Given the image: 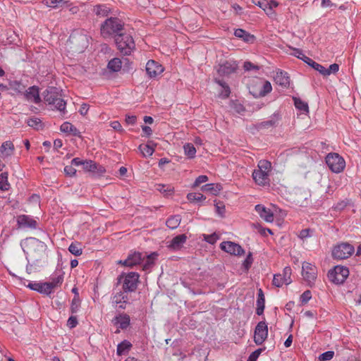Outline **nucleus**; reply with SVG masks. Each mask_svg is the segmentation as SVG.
Wrapping results in <instances>:
<instances>
[{"label": "nucleus", "instance_id": "32", "mask_svg": "<svg viewBox=\"0 0 361 361\" xmlns=\"http://www.w3.org/2000/svg\"><path fill=\"white\" fill-rule=\"evenodd\" d=\"M131 346L132 345L128 341L124 340L117 345V354L118 355H122L128 353Z\"/></svg>", "mask_w": 361, "mask_h": 361}, {"label": "nucleus", "instance_id": "58", "mask_svg": "<svg viewBox=\"0 0 361 361\" xmlns=\"http://www.w3.org/2000/svg\"><path fill=\"white\" fill-rule=\"evenodd\" d=\"M207 180H208V177L207 176H204V175L200 176L196 178V180L193 184V187H197L201 183H205Z\"/></svg>", "mask_w": 361, "mask_h": 361}, {"label": "nucleus", "instance_id": "5", "mask_svg": "<svg viewBox=\"0 0 361 361\" xmlns=\"http://www.w3.org/2000/svg\"><path fill=\"white\" fill-rule=\"evenodd\" d=\"M326 163L329 169L336 173L342 172L345 167L344 159L337 153H329L326 157Z\"/></svg>", "mask_w": 361, "mask_h": 361}, {"label": "nucleus", "instance_id": "9", "mask_svg": "<svg viewBox=\"0 0 361 361\" xmlns=\"http://www.w3.org/2000/svg\"><path fill=\"white\" fill-rule=\"evenodd\" d=\"M355 249L349 243H341L334 247L332 255L334 258L343 259H347L354 252Z\"/></svg>", "mask_w": 361, "mask_h": 361}, {"label": "nucleus", "instance_id": "57", "mask_svg": "<svg viewBox=\"0 0 361 361\" xmlns=\"http://www.w3.org/2000/svg\"><path fill=\"white\" fill-rule=\"evenodd\" d=\"M262 352V349L259 348L256 350H255L253 353L250 354V355L248 357V361H256L260 354Z\"/></svg>", "mask_w": 361, "mask_h": 361}, {"label": "nucleus", "instance_id": "33", "mask_svg": "<svg viewBox=\"0 0 361 361\" xmlns=\"http://www.w3.org/2000/svg\"><path fill=\"white\" fill-rule=\"evenodd\" d=\"M181 221V218L179 215H174L170 216L166 222V226L171 229L176 228Z\"/></svg>", "mask_w": 361, "mask_h": 361}, {"label": "nucleus", "instance_id": "26", "mask_svg": "<svg viewBox=\"0 0 361 361\" xmlns=\"http://www.w3.org/2000/svg\"><path fill=\"white\" fill-rule=\"evenodd\" d=\"M30 289L39 292V293L49 295V293L47 290L48 285L45 282H31L27 286Z\"/></svg>", "mask_w": 361, "mask_h": 361}, {"label": "nucleus", "instance_id": "22", "mask_svg": "<svg viewBox=\"0 0 361 361\" xmlns=\"http://www.w3.org/2000/svg\"><path fill=\"white\" fill-rule=\"evenodd\" d=\"M274 81L279 85L283 87H287L289 85L290 80L287 73L278 70L274 76Z\"/></svg>", "mask_w": 361, "mask_h": 361}, {"label": "nucleus", "instance_id": "55", "mask_svg": "<svg viewBox=\"0 0 361 361\" xmlns=\"http://www.w3.org/2000/svg\"><path fill=\"white\" fill-rule=\"evenodd\" d=\"M312 298V293L310 290L305 291L300 296L302 303H307Z\"/></svg>", "mask_w": 361, "mask_h": 361}, {"label": "nucleus", "instance_id": "23", "mask_svg": "<svg viewBox=\"0 0 361 361\" xmlns=\"http://www.w3.org/2000/svg\"><path fill=\"white\" fill-rule=\"evenodd\" d=\"M43 4L47 7L54 9L71 6V2L68 0H44Z\"/></svg>", "mask_w": 361, "mask_h": 361}, {"label": "nucleus", "instance_id": "48", "mask_svg": "<svg viewBox=\"0 0 361 361\" xmlns=\"http://www.w3.org/2000/svg\"><path fill=\"white\" fill-rule=\"evenodd\" d=\"M281 274H282L283 279H284L285 282H286L288 284H290L292 282V280H291L292 270L290 267H286L283 269V273Z\"/></svg>", "mask_w": 361, "mask_h": 361}, {"label": "nucleus", "instance_id": "36", "mask_svg": "<svg viewBox=\"0 0 361 361\" xmlns=\"http://www.w3.org/2000/svg\"><path fill=\"white\" fill-rule=\"evenodd\" d=\"M57 98V95L56 94L54 90L52 88L47 90L44 92V99L49 104H52Z\"/></svg>", "mask_w": 361, "mask_h": 361}, {"label": "nucleus", "instance_id": "38", "mask_svg": "<svg viewBox=\"0 0 361 361\" xmlns=\"http://www.w3.org/2000/svg\"><path fill=\"white\" fill-rule=\"evenodd\" d=\"M185 154L190 159L194 158L196 154V149L192 143H186L183 145Z\"/></svg>", "mask_w": 361, "mask_h": 361}, {"label": "nucleus", "instance_id": "20", "mask_svg": "<svg viewBox=\"0 0 361 361\" xmlns=\"http://www.w3.org/2000/svg\"><path fill=\"white\" fill-rule=\"evenodd\" d=\"M185 234L175 236L171 241L168 242V247L173 250H180L187 240Z\"/></svg>", "mask_w": 361, "mask_h": 361}, {"label": "nucleus", "instance_id": "56", "mask_svg": "<svg viewBox=\"0 0 361 361\" xmlns=\"http://www.w3.org/2000/svg\"><path fill=\"white\" fill-rule=\"evenodd\" d=\"M64 173L66 176L73 177L76 173V169H74L72 166H66L64 168Z\"/></svg>", "mask_w": 361, "mask_h": 361}, {"label": "nucleus", "instance_id": "43", "mask_svg": "<svg viewBox=\"0 0 361 361\" xmlns=\"http://www.w3.org/2000/svg\"><path fill=\"white\" fill-rule=\"evenodd\" d=\"M202 239L209 244H214L219 238V236L216 233L212 234H202Z\"/></svg>", "mask_w": 361, "mask_h": 361}, {"label": "nucleus", "instance_id": "34", "mask_svg": "<svg viewBox=\"0 0 361 361\" xmlns=\"http://www.w3.org/2000/svg\"><path fill=\"white\" fill-rule=\"evenodd\" d=\"M156 190L168 196L173 194L174 188L171 185L157 184Z\"/></svg>", "mask_w": 361, "mask_h": 361}, {"label": "nucleus", "instance_id": "39", "mask_svg": "<svg viewBox=\"0 0 361 361\" xmlns=\"http://www.w3.org/2000/svg\"><path fill=\"white\" fill-rule=\"evenodd\" d=\"M121 61L118 58H114L109 62L108 68L112 71L117 72L121 68Z\"/></svg>", "mask_w": 361, "mask_h": 361}, {"label": "nucleus", "instance_id": "63", "mask_svg": "<svg viewBox=\"0 0 361 361\" xmlns=\"http://www.w3.org/2000/svg\"><path fill=\"white\" fill-rule=\"evenodd\" d=\"M110 126L111 128H113L116 130H118V131L123 130L122 126L118 121H113L111 123Z\"/></svg>", "mask_w": 361, "mask_h": 361}, {"label": "nucleus", "instance_id": "11", "mask_svg": "<svg viewBox=\"0 0 361 361\" xmlns=\"http://www.w3.org/2000/svg\"><path fill=\"white\" fill-rule=\"evenodd\" d=\"M255 209L259 216L268 223H272L274 220V215L280 211V209L274 206L273 209H271L262 204H257Z\"/></svg>", "mask_w": 361, "mask_h": 361}, {"label": "nucleus", "instance_id": "47", "mask_svg": "<svg viewBox=\"0 0 361 361\" xmlns=\"http://www.w3.org/2000/svg\"><path fill=\"white\" fill-rule=\"evenodd\" d=\"M273 285L276 287H281L283 285H288L285 282L281 274H275L273 279Z\"/></svg>", "mask_w": 361, "mask_h": 361}, {"label": "nucleus", "instance_id": "18", "mask_svg": "<svg viewBox=\"0 0 361 361\" xmlns=\"http://www.w3.org/2000/svg\"><path fill=\"white\" fill-rule=\"evenodd\" d=\"M146 71L149 77H156L164 71V68L159 63L150 60L146 64Z\"/></svg>", "mask_w": 361, "mask_h": 361}, {"label": "nucleus", "instance_id": "21", "mask_svg": "<svg viewBox=\"0 0 361 361\" xmlns=\"http://www.w3.org/2000/svg\"><path fill=\"white\" fill-rule=\"evenodd\" d=\"M25 97L27 101L38 104L41 99L39 97V88L36 86L30 87L25 93Z\"/></svg>", "mask_w": 361, "mask_h": 361}, {"label": "nucleus", "instance_id": "2", "mask_svg": "<svg viewBox=\"0 0 361 361\" xmlns=\"http://www.w3.org/2000/svg\"><path fill=\"white\" fill-rule=\"evenodd\" d=\"M271 169V162L267 160H260L257 169L252 173V178L255 183L259 185H265L269 182V173Z\"/></svg>", "mask_w": 361, "mask_h": 361}, {"label": "nucleus", "instance_id": "49", "mask_svg": "<svg viewBox=\"0 0 361 361\" xmlns=\"http://www.w3.org/2000/svg\"><path fill=\"white\" fill-rule=\"evenodd\" d=\"M0 189L2 190L8 189V174L6 173L0 175Z\"/></svg>", "mask_w": 361, "mask_h": 361}, {"label": "nucleus", "instance_id": "51", "mask_svg": "<svg viewBox=\"0 0 361 361\" xmlns=\"http://www.w3.org/2000/svg\"><path fill=\"white\" fill-rule=\"evenodd\" d=\"M312 68H313L314 70L318 71L320 74H322L324 76H328V73L326 72V68L322 66L321 64L314 61L312 63Z\"/></svg>", "mask_w": 361, "mask_h": 361}, {"label": "nucleus", "instance_id": "46", "mask_svg": "<svg viewBox=\"0 0 361 361\" xmlns=\"http://www.w3.org/2000/svg\"><path fill=\"white\" fill-rule=\"evenodd\" d=\"M294 102H295V106L298 109H299L305 113H308V105L306 102L302 101L300 99H296V98L294 99Z\"/></svg>", "mask_w": 361, "mask_h": 361}, {"label": "nucleus", "instance_id": "6", "mask_svg": "<svg viewBox=\"0 0 361 361\" xmlns=\"http://www.w3.org/2000/svg\"><path fill=\"white\" fill-rule=\"evenodd\" d=\"M349 275V270L347 267L343 266H336L328 273L329 280L334 283H343Z\"/></svg>", "mask_w": 361, "mask_h": 361}, {"label": "nucleus", "instance_id": "54", "mask_svg": "<svg viewBox=\"0 0 361 361\" xmlns=\"http://www.w3.org/2000/svg\"><path fill=\"white\" fill-rule=\"evenodd\" d=\"M334 351H326L322 353L319 357V361H327L330 360L334 357Z\"/></svg>", "mask_w": 361, "mask_h": 361}, {"label": "nucleus", "instance_id": "24", "mask_svg": "<svg viewBox=\"0 0 361 361\" xmlns=\"http://www.w3.org/2000/svg\"><path fill=\"white\" fill-rule=\"evenodd\" d=\"M14 149V145L12 142H4L0 148V157L3 159L11 157L13 154Z\"/></svg>", "mask_w": 361, "mask_h": 361}, {"label": "nucleus", "instance_id": "52", "mask_svg": "<svg viewBox=\"0 0 361 361\" xmlns=\"http://www.w3.org/2000/svg\"><path fill=\"white\" fill-rule=\"evenodd\" d=\"M251 1L255 6H259L264 11H266L269 5V2L268 0H251Z\"/></svg>", "mask_w": 361, "mask_h": 361}, {"label": "nucleus", "instance_id": "29", "mask_svg": "<svg viewBox=\"0 0 361 361\" xmlns=\"http://www.w3.org/2000/svg\"><path fill=\"white\" fill-rule=\"evenodd\" d=\"M221 189V185L214 183L206 184L201 188L202 191L209 192L213 195H217Z\"/></svg>", "mask_w": 361, "mask_h": 361}, {"label": "nucleus", "instance_id": "7", "mask_svg": "<svg viewBox=\"0 0 361 361\" xmlns=\"http://www.w3.org/2000/svg\"><path fill=\"white\" fill-rule=\"evenodd\" d=\"M302 275L308 286L312 287L314 285L317 277V269L314 264L304 262L302 267Z\"/></svg>", "mask_w": 361, "mask_h": 361}, {"label": "nucleus", "instance_id": "41", "mask_svg": "<svg viewBox=\"0 0 361 361\" xmlns=\"http://www.w3.org/2000/svg\"><path fill=\"white\" fill-rule=\"evenodd\" d=\"M126 296L123 293H119L114 295L113 301L114 303L121 304L119 307L125 308L124 304L126 302Z\"/></svg>", "mask_w": 361, "mask_h": 361}, {"label": "nucleus", "instance_id": "8", "mask_svg": "<svg viewBox=\"0 0 361 361\" xmlns=\"http://www.w3.org/2000/svg\"><path fill=\"white\" fill-rule=\"evenodd\" d=\"M271 85L267 80H259L255 85L250 87V92L255 97H264L271 92Z\"/></svg>", "mask_w": 361, "mask_h": 361}, {"label": "nucleus", "instance_id": "31", "mask_svg": "<svg viewBox=\"0 0 361 361\" xmlns=\"http://www.w3.org/2000/svg\"><path fill=\"white\" fill-rule=\"evenodd\" d=\"M234 35L236 37L242 39L246 42H250L254 40V36L243 29H236L234 32Z\"/></svg>", "mask_w": 361, "mask_h": 361}, {"label": "nucleus", "instance_id": "60", "mask_svg": "<svg viewBox=\"0 0 361 361\" xmlns=\"http://www.w3.org/2000/svg\"><path fill=\"white\" fill-rule=\"evenodd\" d=\"M339 66L336 63L331 64L329 68H326V72L328 73V75H331V73H336L338 71Z\"/></svg>", "mask_w": 361, "mask_h": 361}, {"label": "nucleus", "instance_id": "64", "mask_svg": "<svg viewBox=\"0 0 361 361\" xmlns=\"http://www.w3.org/2000/svg\"><path fill=\"white\" fill-rule=\"evenodd\" d=\"M309 236H310V229H303L299 233V237L302 239L306 238Z\"/></svg>", "mask_w": 361, "mask_h": 361}, {"label": "nucleus", "instance_id": "28", "mask_svg": "<svg viewBox=\"0 0 361 361\" xmlns=\"http://www.w3.org/2000/svg\"><path fill=\"white\" fill-rule=\"evenodd\" d=\"M157 254L156 252H153L146 257H142L143 266L142 269L145 271H149L152 266L154 264L155 260L157 259Z\"/></svg>", "mask_w": 361, "mask_h": 361}, {"label": "nucleus", "instance_id": "15", "mask_svg": "<svg viewBox=\"0 0 361 361\" xmlns=\"http://www.w3.org/2000/svg\"><path fill=\"white\" fill-rule=\"evenodd\" d=\"M63 279L64 274L62 271H59L54 273V274L51 277V281L49 282H45L46 285H48L47 290L49 295L55 288L61 286L63 281Z\"/></svg>", "mask_w": 361, "mask_h": 361}, {"label": "nucleus", "instance_id": "16", "mask_svg": "<svg viewBox=\"0 0 361 361\" xmlns=\"http://www.w3.org/2000/svg\"><path fill=\"white\" fill-rule=\"evenodd\" d=\"M238 68L235 61H227L219 65L217 71L221 76H226L234 73Z\"/></svg>", "mask_w": 361, "mask_h": 361}, {"label": "nucleus", "instance_id": "40", "mask_svg": "<svg viewBox=\"0 0 361 361\" xmlns=\"http://www.w3.org/2000/svg\"><path fill=\"white\" fill-rule=\"evenodd\" d=\"M216 82L222 87V90L219 95L222 98H226L229 96L231 91L229 87L222 80H216Z\"/></svg>", "mask_w": 361, "mask_h": 361}, {"label": "nucleus", "instance_id": "14", "mask_svg": "<svg viewBox=\"0 0 361 361\" xmlns=\"http://www.w3.org/2000/svg\"><path fill=\"white\" fill-rule=\"evenodd\" d=\"M82 168L84 171L92 173L94 175L101 176L105 173V169L92 160L85 159Z\"/></svg>", "mask_w": 361, "mask_h": 361}, {"label": "nucleus", "instance_id": "27", "mask_svg": "<svg viewBox=\"0 0 361 361\" xmlns=\"http://www.w3.org/2000/svg\"><path fill=\"white\" fill-rule=\"evenodd\" d=\"M113 322L118 328L124 329H126L130 324V317L127 314H119L114 318Z\"/></svg>", "mask_w": 361, "mask_h": 361}, {"label": "nucleus", "instance_id": "62", "mask_svg": "<svg viewBox=\"0 0 361 361\" xmlns=\"http://www.w3.org/2000/svg\"><path fill=\"white\" fill-rule=\"evenodd\" d=\"M294 56L300 59H303V58L305 57V54H303L302 51L299 49H293V52L292 54Z\"/></svg>", "mask_w": 361, "mask_h": 361}, {"label": "nucleus", "instance_id": "45", "mask_svg": "<svg viewBox=\"0 0 361 361\" xmlns=\"http://www.w3.org/2000/svg\"><path fill=\"white\" fill-rule=\"evenodd\" d=\"M187 198L190 202L202 201L206 199V197L201 193L190 192L187 195Z\"/></svg>", "mask_w": 361, "mask_h": 361}, {"label": "nucleus", "instance_id": "25", "mask_svg": "<svg viewBox=\"0 0 361 361\" xmlns=\"http://www.w3.org/2000/svg\"><path fill=\"white\" fill-rule=\"evenodd\" d=\"M156 144L152 141H149L146 145H140L139 150L145 157H150L153 154L155 149Z\"/></svg>", "mask_w": 361, "mask_h": 361}, {"label": "nucleus", "instance_id": "30", "mask_svg": "<svg viewBox=\"0 0 361 361\" xmlns=\"http://www.w3.org/2000/svg\"><path fill=\"white\" fill-rule=\"evenodd\" d=\"M264 302H265V299H264V295L263 291L262 290V289H259L258 290V293H257V310H256V313L258 315H261L263 314L264 310Z\"/></svg>", "mask_w": 361, "mask_h": 361}, {"label": "nucleus", "instance_id": "61", "mask_svg": "<svg viewBox=\"0 0 361 361\" xmlns=\"http://www.w3.org/2000/svg\"><path fill=\"white\" fill-rule=\"evenodd\" d=\"M137 118L134 115H126V123L128 125H135L136 123Z\"/></svg>", "mask_w": 361, "mask_h": 361}, {"label": "nucleus", "instance_id": "1", "mask_svg": "<svg viewBox=\"0 0 361 361\" xmlns=\"http://www.w3.org/2000/svg\"><path fill=\"white\" fill-rule=\"evenodd\" d=\"M20 246L26 255L28 262L38 264L47 257V245L35 238H28L21 241Z\"/></svg>", "mask_w": 361, "mask_h": 361}, {"label": "nucleus", "instance_id": "42", "mask_svg": "<svg viewBox=\"0 0 361 361\" xmlns=\"http://www.w3.org/2000/svg\"><path fill=\"white\" fill-rule=\"evenodd\" d=\"M61 130L64 133H72L76 135L77 129L71 123L64 122L60 128Z\"/></svg>", "mask_w": 361, "mask_h": 361}, {"label": "nucleus", "instance_id": "3", "mask_svg": "<svg viewBox=\"0 0 361 361\" xmlns=\"http://www.w3.org/2000/svg\"><path fill=\"white\" fill-rule=\"evenodd\" d=\"M118 49L124 55H129L135 49V42L130 34H121L116 37Z\"/></svg>", "mask_w": 361, "mask_h": 361}, {"label": "nucleus", "instance_id": "53", "mask_svg": "<svg viewBox=\"0 0 361 361\" xmlns=\"http://www.w3.org/2000/svg\"><path fill=\"white\" fill-rule=\"evenodd\" d=\"M27 123L29 126L36 129H38L41 126V121L37 118H29Z\"/></svg>", "mask_w": 361, "mask_h": 361}, {"label": "nucleus", "instance_id": "50", "mask_svg": "<svg viewBox=\"0 0 361 361\" xmlns=\"http://www.w3.org/2000/svg\"><path fill=\"white\" fill-rule=\"evenodd\" d=\"M80 306V300L78 295H75L72 300L71 309L73 313H75L78 311Z\"/></svg>", "mask_w": 361, "mask_h": 361}, {"label": "nucleus", "instance_id": "4", "mask_svg": "<svg viewBox=\"0 0 361 361\" xmlns=\"http://www.w3.org/2000/svg\"><path fill=\"white\" fill-rule=\"evenodd\" d=\"M123 28L122 22L116 18H110L106 20L102 25L101 33L104 37H109L111 35L116 33Z\"/></svg>", "mask_w": 361, "mask_h": 361}, {"label": "nucleus", "instance_id": "44", "mask_svg": "<svg viewBox=\"0 0 361 361\" xmlns=\"http://www.w3.org/2000/svg\"><path fill=\"white\" fill-rule=\"evenodd\" d=\"M52 104H54L56 109L59 111L62 112L63 114L65 113L66 103L63 99L58 97Z\"/></svg>", "mask_w": 361, "mask_h": 361}, {"label": "nucleus", "instance_id": "35", "mask_svg": "<svg viewBox=\"0 0 361 361\" xmlns=\"http://www.w3.org/2000/svg\"><path fill=\"white\" fill-rule=\"evenodd\" d=\"M68 250L75 256H80L82 253V246L78 242H73L69 245Z\"/></svg>", "mask_w": 361, "mask_h": 361}, {"label": "nucleus", "instance_id": "10", "mask_svg": "<svg viewBox=\"0 0 361 361\" xmlns=\"http://www.w3.org/2000/svg\"><path fill=\"white\" fill-rule=\"evenodd\" d=\"M139 274L136 272L123 274L121 279H123V288L126 291H134L139 280Z\"/></svg>", "mask_w": 361, "mask_h": 361}, {"label": "nucleus", "instance_id": "37", "mask_svg": "<svg viewBox=\"0 0 361 361\" xmlns=\"http://www.w3.org/2000/svg\"><path fill=\"white\" fill-rule=\"evenodd\" d=\"M93 11L97 16L104 17L108 15L110 8L106 5H98L94 8Z\"/></svg>", "mask_w": 361, "mask_h": 361}, {"label": "nucleus", "instance_id": "19", "mask_svg": "<svg viewBox=\"0 0 361 361\" xmlns=\"http://www.w3.org/2000/svg\"><path fill=\"white\" fill-rule=\"evenodd\" d=\"M17 223L20 228H36L37 221L32 217L27 215H20L17 218Z\"/></svg>", "mask_w": 361, "mask_h": 361}, {"label": "nucleus", "instance_id": "59", "mask_svg": "<svg viewBox=\"0 0 361 361\" xmlns=\"http://www.w3.org/2000/svg\"><path fill=\"white\" fill-rule=\"evenodd\" d=\"M78 324V320H77V318L75 317H70L67 321V326L72 329V328H74L76 326V325Z\"/></svg>", "mask_w": 361, "mask_h": 361}, {"label": "nucleus", "instance_id": "13", "mask_svg": "<svg viewBox=\"0 0 361 361\" xmlns=\"http://www.w3.org/2000/svg\"><path fill=\"white\" fill-rule=\"evenodd\" d=\"M220 248L224 252L233 255L240 256L245 253L243 247L238 243L231 241H224L220 244Z\"/></svg>", "mask_w": 361, "mask_h": 361}, {"label": "nucleus", "instance_id": "17", "mask_svg": "<svg viewBox=\"0 0 361 361\" xmlns=\"http://www.w3.org/2000/svg\"><path fill=\"white\" fill-rule=\"evenodd\" d=\"M142 254L140 252H135L132 254H130L126 259L119 260L118 261V263L126 267H131L137 264H139L142 262Z\"/></svg>", "mask_w": 361, "mask_h": 361}, {"label": "nucleus", "instance_id": "12", "mask_svg": "<svg viewBox=\"0 0 361 361\" xmlns=\"http://www.w3.org/2000/svg\"><path fill=\"white\" fill-rule=\"evenodd\" d=\"M268 336V326L265 322H260L255 327L254 341L257 345L262 344Z\"/></svg>", "mask_w": 361, "mask_h": 361}]
</instances>
